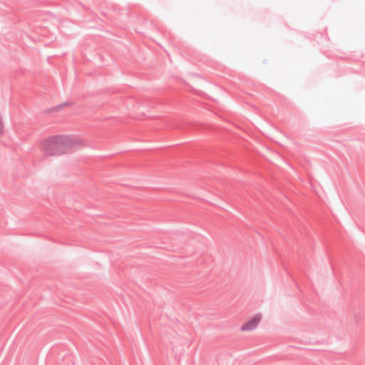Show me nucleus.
Returning a JSON list of instances; mask_svg holds the SVG:
<instances>
[{"label":"nucleus","mask_w":365,"mask_h":365,"mask_svg":"<svg viewBox=\"0 0 365 365\" xmlns=\"http://www.w3.org/2000/svg\"><path fill=\"white\" fill-rule=\"evenodd\" d=\"M73 145V140L66 135L50 136L41 145V150L45 157H53L67 153Z\"/></svg>","instance_id":"f257e3e1"},{"label":"nucleus","mask_w":365,"mask_h":365,"mask_svg":"<svg viewBox=\"0 0 365 365\" xmlns=\"http://www.w3.org/2000/svg\"><path fill=\"white\" fill-rule=\"evenodd\" d=\"M260 320H261L260 314H256L252 319H250L248 322L245 323L241 327L240 329L244 331H252L257 327Z\"/></svg>","instance_id":"f03ea898"},{"label":"nucleus","mask_w":365,"mask_h":365,"mask_svg":"<svg viewBox=\"0 0 365 365\" xmlns=\"http://www.w3.org/2000/svg\"><path fill=\"white\" fill-rule=\"evenodd\" d=\"M70 104H71V103H69V102H64V103H61V104H59V105L56 106V108H53V110H60V109H61V108H62L63 107H64V106H68V105H70Z\"/></svg>","instance_id":"7ed1b4c3"},{"label":"nucleus","mask_w":365,"mask_h":365,"mask_svg":"<svg viewBox=\"0 0 365 365\" xmlns=\"http://www.w3.org/2000/svg\"><path fill=\"white\" fill-rule=\"evenodd\" d=\"M3 133L2 123L0 120V135Z\"/></svg>","instance_id":"20e7f679"}]
</instances>
